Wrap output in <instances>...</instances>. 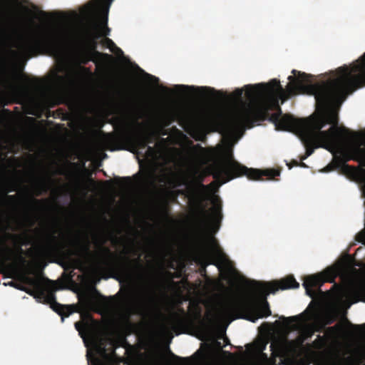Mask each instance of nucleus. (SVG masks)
Returning <instances> with one entry per match:
<instances>
[{"label":"nucleus","mask_w":365,"mask_h":365,"mask_svg":"<svg viewBox=\"0 0 365 365\" xmlns=\"http://www.w3.org/2000/svg\"><path fill=\"white\" fill-rule=\"evenodd\" d=\"M211 203L212 208L211 209L210 222L216 232L219 230L222 219V201L218 195H214L211 197Z\"/></svg>","instance_id":"obj_11"},{"label":"nucleus","mask_w":365,"mask_h":365,"mask_svg":"<svg viewBox=\"0 0 365 365\" xmlns=\"http://www.w3.org/2000/svg\"><path fill=\"white\" fill-rule=\"evenodd\" d=\"M26 281L28 284L32 287V289L24 287L21 289L34 297L38 302L43 303L46 296V289L43 287L41 282L31 277H27Z\"/></svg>","instance_id":"obj_10"},{"label":"nucleus","mask_w":365,"mask_h":365,"mask_svg":"<svg viewBox=\"0 0 365 365\" xmlns=\"http://www.w3.org/2000/svg\"><path fill=\"white\" fill-rule=\"evenodd\" d=\"M19 4V0H0V12L9 13Z\"/></svg>","instance_id":"obj_16"},{"label":"nucleus","mask_w":365,"mask_h":365,"mask_svg":"<svg viewBox=\"0 0 365 365\" xmlns=\"http://www.w3.org/2000/svg\"><path fill=\"white\" fill-rule=\"evenodd\" d=\"M192 137L196 140L205 141L206 140V133L203 130L196 128L195 134L192 135Z\"/></svg>","instance_id":"obj_23"},{"label":"nucleus","mask_w":365,"mask_h":365,"mask_svg":"<svg viewBox=\"0 0 365 365\" xmlns=\"http://www.w3.org/2000/svg\"><path fill=\"white\" fill-rule=\"evenodd\" d=\"M147 153H148V155H151L153 153H154V149L153 148L150 147V146H148L147 145Z\"/></svg>","instance_id":"obj_33"},{"label":"nucleus","mask_w":365,"mask_h":365,"mask_svg":"<svg viewBox=\"0 0 365 365\" xmlns=\"http://www.w3.org/2000/svg\"><path fill=\"white\" fill-rule=\"evenodd\" d=\"M298 165H299V163L297 161L294 160V163H293V165L297 166Z\"/></svg>","instance_id":"obj_38"},{"label":"nucleus","mask_w":365,"mask_h":365,"mask_svg":"<svg viewBox=\"0 0 365 365\" xmlns=\"http://www.w3.org/2000/svg\"><path fill=\"white\" fill-rule=\"evenodd\" d=\"M362 327H363V326H361V325H357V326H356V328L357 329H362Z\"/></svg>","instance_id":"obj_37"},{"label":"nucleus","mask_w":365,"mask_h":365,"mask_svg":"<svg viewBox=\"0 0 365 365\" xmlns=\"http://www.w3.org/2000/svg\"><path fill=\"white\" fill-rule=\"evenodd\" d=\"M283 319L292 322H295L298 319V317L294 316V317H287V318L283 317Z\"/></svg>","instance_id":"obj_31"},{"label":"nucleus","mask_w":365,"mask_h":365,"mask_svg":"<svg viewBox=\"0 0 365 365\" xmlns=\"http://www.w3.org/2000/svg\"><path fill=\"white\" fill-rule=\"evenodd\" d=\"M83 44H84L85 47L86 48H88V49H89L90 51H96L97 53V54H99V52H97L96 49V50H92L89 47H88V46L86 45V36H85V35H84V38H83Z\"/></svg>","instance_id":"obj_32"},{"label":"nucleus","mask_w":365,"mask_h":365,"mask_svg":"<svg viewBox=\"0 0 365 365\" xmlns=\"http://www.w3.org/2000/svg\"><path fill=\"white\" fill-rule=\"evenodd\" d=\"M250 284L255 289L248 297L231 302L220 310L221 316H235L255 322L258 319L267 317L272 312L267 301V296L274 294L279 289H296L299 284L292 275L287 276L279 281L268 283L252 281Z\"/></svg>","instance_id":"obj_4"},{"label":"nucleus","mask_w":365,"mask_h":365,"mask_svg":"<svg viewBox=\"0 0 365 365\" xmlns=\"http://www.w3.org/2000/svg\"><path fill=\"white\" fill-rule=\"evenodd\" d=\"M182 314H175L173 317V322L175 325L182 326L185 324L187 321V316L185 311L181 309Z\"/></svg>","instance_id":"obj_17"},{"label":"nucleus","mask_w":365,"mask_h":365,"mask_svg":"<svg viewBox=\"0 0 365 365\" xmlns=\"http://www.w3.org/2000/svg\"><path fill=\"white\" fill-rule=\"evenodd\" d=\"M65 165L68 170L76 175H80L82 172L86 170L84 162H71L66 160Z\"/></svg>","instance_id":"obj_15"},{"label":"nucleus","mask_w":365,"mask_h":365,"mask_svg":"<svg viewBox=\"0 0 365 365\" xmlns=\"http://www.w3.org/2000/svg\"><path fill=\"white\" fill-rule=\"evenodd\" d=\"M56 296L53 291H48L46 289V296L44 299V304H49L50 307L53 302H56Z\"/></svg>","instance_id":"obj_20"},{"label":"nucleus","mask_w":365,"mask_h":365,"mask_svg":"<svg viewBox=\"0 0 365 365\" xmlns=\"http://www.w3.org/2000/svg\"><path fill=\"white\" fill-rule=\"evenodd\" d=\"M356 182H364L365 183V180H358Z\"/></svg>","instance_id":"obj_44"},{"label":"nucleus","mask_w":365,"mask_h":365,"mask_svg":"<svg viewBox=\"0 0 365 365\" xmlns=\"http://www.w3.org/2000/svg\"><path fill=\"white\" fill-rule=\"evenodd\" d=\"M150 142L149 135L136 133L128 124H123L122 130L118 135L108 133L103 139L105 145L110 150L122 149L123 143H134L139 148L145 149Z\"/></svg>","instance_id":"obj_6"},{"label":"nucleus","mask_w":365,"mask_h":365,"mask_svg":"<svg viewBox=\"0 0 365 365\" xmlns=\"http://www.w3.org/2000/svg\"><path fill=\"white\" fill-rule=\"evenodd\" d=\"M36 202H38V203H39V202H41L40 200H36Z\"/></svg>","instance_id":"obj_45"},{"label":"nucleus","mask_w":365,"mask_h":365,"mask_svg":"<svg viewBox=\"0 0 365 365\" xmlns=\"http://www.w3.org/2000/svg\"><path fill=\"white\" fill-rule=\"evenodd\" d=\"M101 9V16L98 23H93L91 26L86 30V45L92 50L97 48V40L101 36H107L110 34V29L108 26V16L109 7L113 0H97Z\"/></svg>","instance_id":"obj_7"},{"label":"nucleus","mask_w":365,"mask_h":365,"mask_svg":"<svg viewBox=\"0 0 365 365\" xmlns=\"http://www.w3.org/2000/svg\"><path fill=\"white\" fill-rule=\"evenodd\" d=\"M1 248L2 251H4L6 253H11L12 252L11 249L9 247L5 242H4Z\"/></svg>","instance_id":"obj_28"},{"label":"nucleus","mask_w":365,"mask_h":365,"mask_svg":"<svg viewBox=\"0 0 365 365\" xmlns=\"http://www.w3.org/2000/svg\"><path fill=\"white\" fill-rule=\"evenodd\" d=\"M211 185H213V186H217V187H220L221 186L222 184L221 183H219V184H210Z\"/></svg>","instance_id":"obj_36"},{"label":"nucleus","mask_w":365,"mask_h":365,"mask_svg":"<svg viewBox=\"0 0 365 365\" xmlns=\"http://www.w3.org/2000/svg\"><path fill=\"white\" fill-rule=\"evenodd\" d=\"M215 94V93L212 95L213 96V98H215V96H214Z\"/></svg>","instance_id":"obj_48"},{"label":"nucleus","mask_w":365,"mask_h":365,"mask_svg":"<svg viewBox=\"0 0 365 365\" xmlns=\"http://www.w3.org/2000/svg\"><path fill=\"white\" fill-rule=\"evenodd\" d=\"M244 90L242 88H237L231 93V98L235 101L242 103V95Z\"/></svg>","instance_id":"obj_21"},{"label":"nucleus","mask_w":365,"mask_h":365,"mask_svg":"<svg viewBox=\"0 0 365 365\" xmlns=\"http://www.w3.org/2000/svg\"><path fill=\"white\" fill-rule=\"evenodd\" d=\"M0 83L4 86L10 84L8 73L6 68L2 66H0Z\"/></svg>","instance_id":"obj_19"},{"label":"nucleus","mask_w":365,"mask_h":365,"mask_svg":"<svg viewBox=\"0 0 365 365\" xmlns=\"http://www.w3.org/2000/svg\"><path fill=\"white\" fill-rule=\"evenodd\" d=\"M362 195L365 197V184H358Z\"/></svg>","instance_id":"obj_30"},{"label":"nucleus","mask_w":365,"mask_h":365,"mask_svg":"<svg viewBox=\"0 0 365 365\" xmlns=\"http://www.w3.org/2000/svg\"><path fill=\"white\" fill-rule=\"evenodd\" d=\"M215 255L217 258V260L220 262H223L227 260V257L225 253L222 252V250H217L215 252Z\"/></svg>","instance_id":"obj_24"},{"label":"nucleus","mask_w":365,"mask_h":365,"mask_svg":"<svg viewBox=\"0 0 365 365\" xmlns=\"http://www.w3.org/2000/svg\"><path fill=\"white\" fill-rule=\"evenodd\" d=\"M135 125L137 126V127H139L140 125V124L137 122V121H135Z\"/></svg>","instance_id":"obj_39"},{"label":"nucleus","mask_w":365,"mask_h":365,"mask_svg":"<svg viewBox=\"0 0 365 365\" xmlns=\"http://www.w3.org/2000/svg\"><path fill=\"white\" fill-rule=\"evenodd\" d=\"M50 307L61 316L62 322H63L65 317H68L76 312L75 305H63L57 302H53Z\"/></svg>","instance_id":"obj_13"},{"label":"nucleus","mask_w":365,"mask_h":365,"mask_svg":"<svg viewBox=\"0 0 365 365\" xmlns=\"http://www.w3.org/2000/svg\"><path fill=\"white\" fill-rule=\"evenodd\" d=\"M292 73L295 76L288 77L289 83L286 90L276 78L266 84L245 86L246 97L255 102L243 103L229 120L222 112L215 109L206 111L198 122L188 120L196 126L200 124L204 130L212 132H230L242 126L252 128L255 123L268 120L277 130H295L299 133L306 150L302 158L304 160L318 147L317 143L333 145L349 130L338 127V117L333 111L317 119L296 118L289 114L283 115L279 100L281 99L283 103L292 96L307 94L314 96L317 105L322 109L341 103L348 94L365 86V53L350 67H339L336 70L339 76L327 81L312 83V75L296 70H292Z\"/></svg>","instance_id":"obj_1"},{"label":"nucleus","mask_w":365,"mask_h":365,"mask_svg":"<svg viewBox=\"0 0 365 365\" xmlns=\"http://www.w3.org/2000/svg\"><path fill=\"white\" fill-rule=\"evenodd\" d=\"M355 140L356 142L351 143L348 148L350 159L365 164V148L361 147V143L358 142L359 139Z\"/></svg>","instance_id":"obj_12"},{"label":"nucleus","mask_w":365,"mask_h":365,"mask_svg":"<svg viewBox=\"0 0 365 365\" xmlns=\"http://www.w3.org/2000/svg\"><path fill=\"white\" fill-rule=\"evenodd\" d=\"M192 200L196 207H197L204 215H206L207 211L205 210V206L203 205L204 198L202 197V196L200 194H195L192 196Z\"/></svg>","instance_id":"obj_18"},{"label":"nucleus","mask_w":365,"mask_h":365,"mask_svg":"<svg viewBox=\"0 0 365 365\" xmlns=\"http://www.w3.org/2000/svg\"><path fill=\"white\" fill-rule=\"evenodd\" d=\"M267 343H263L259 348V352L256 355L255 361L257 365H281L284 359V348L283 345L277 341H273L270 344L271 357L264 353Z\"/></svg>","instance_id":"obj_8"},{"label":"nucleus","mask_w":365,"mask_h":365,"mask_svg":"<svg viewBox=\"0 0 365 365\" xmlns=\"http://www.w3.org/2000/svg\"><path fill=\"white\" fill-rule=\"evenodd\" d=\"M56 230L47 232L41 240L40 248L44 255L58 257L76 267L89 264L100 273L129 272L134 267H143L140 257L131 259L128 255V251L123 252V262L115 260L114 253L106 246V240L104 237L95 238L94 245L97 248L96 252L91 250L88 237L81 240L79 238L76 239L70 244L71 247L66 250V247L56 237Z\"/></svg>","instance_id":"obj_2"},{"label":"nucleus","mask_w":365,"mask_h":365,"mask_svg":"<svg viewBox=\"0 0 365 365\" xmlns=\"http://www.w3.org/2000/svg\"><path fill=\"white\" fill-rule=\"evenodd\" d=\"M200 91V94L203 97H208L210 95H213L216 91L210 87H200L198 88Z\"/></svg>","instance_id":"obj_22"},{"label":"nucleus","mask_w":365,"mask_h":365,"mask_svg":"<svg viewBox=\"0 0 365 365\" xmlns=\"http://www.w3.org/2000/svg\"><path fill=\"white\" fill-rule=\"evenodd\" d=\"M56 77H57L59 80H62V79H63V77H62V76H61L56 75Z\"/></svg>","instance_id":"obj_41"},{"label":"nucleus","mask_w":365,"mask_h":365,"mask_svg":"<svg viewBox=\"0 0 365 365\" xmlns=\"http://www.w3.org/2000/svg\"><path fill=\"white\" fill-rule=\"evenodd\" d=\"M86 326V324H83L81 322H77L75 323V328L77 331H79V333H81V331L83 328H84Z\"/></svg>","instance_id":"obj_27"},{"label":"nucleus","mask_w":365,"mask_h":365,"mask_svg":"<svg viewBox=\"0 0 365 365\" xmlns=\"http://www.w3.org/2000/svg\"><path fill=\"white\" fill-rule=\"evenodd\" d=\"M176 89L178 90H182V89H189L191 87H189L187 86H183V85H180V86H176Z\"/></svg>","instance_id":"obj_34"},{"label":"nucleus","mask_w":365,"mask_h":365,"mask_svg":"<svg viewBox=\"0 0 365 365\" xmlns=\"http://www.w3.org/2000/svg\"><path fill=\"white\" fill-rule=\"evenodd\" d=\"M125 222H126V223L128 225L129 228H130V230H133L135 234H138V233H139V232H138V230L137 229L133 228V227L130 225V221H129V218H128V217H126V218H125Z\"/></svg>","instance_id":"obj_29"},{"label":"nucleus","mask_w":365,"mask_h":365,"mask_svg":"<svg viewBox=\"0 0 365 365\" xmlns=\"http://www.w3.org/2000/svg\"><path fill=\"white\" fill-rule=\"evenodd\" d=\"M103 44L108 47V48H111L112 47H115V44L114 43V42L108 38H105L103 41Z\"/></svg>","instance_id":"obj_25"},{"label":"nucleus","mask_w":365,"mask_h":365,"mask_svg":"<svg viewBox=\"0 0 365 365\" xmlns=\"http://www.w3.org/2000/svg\"><path fill=\"white\" fill-rule=\"evenodd\" d=\"M201 324H202V326L203 327H207V324L204 322H202Z\"/></svg>","instance_id":"obj_40"},{"label":"nucleus","mask_w":365,"mask_h":365,"mask_svg":"<svg viewBox=\"0 0 365 365\" xmlns=\"http://www.w3.org/2000/svg\"><path fill=\"white\" fill-rule=\"evenodd\" d=\"M69 44L70 39L66 33L51 30L26 39L20 49L26 54L43 49L52 55L61 56L66 53Z\"/></svg>","instance_id":"obj_5"},{"label":"nucleus","mask_w":365,"mask_h":365,"mask_svg":"<svg viewBox=\"0 0 365 365\" xmlns=\"http://www.w3.org/2000/svg\"><path fill=\"white\" fill-rule=\"evenodd\" d=\"M166 272L167 274H171V273H170V272Z\"/></svg>","instance_id":"obj_47"},{"label":"nucleus","mask_w":365,"mask_h":365,"mask_svg":"<svg viewBox=\"0 0 365 365\" xmlns=\"http://www.w3.org/2000/svg\"><path fill=\"white\" fill-rule=\"evenodd\" d=\"M172 356L174 359H177V360H186L187 359L186 358H182V357H180V356H178L173 354H172Z\"/></svg>","instance_id":"obj_35"},{"label":"nucleus","mask_w":365,"mask_h":365,"mask_svg":"<svg viewBox=\"0 0 365 365\" xmlns=\"http://www.w3.org/2000/svg\"><path fill=\"white\" fill-rule=\"evenodd\" d=\"M6 237L13 241L16 252L20 254H21L23 252L22 246L29 245L30 243V241L28 240V237L26 235L23 236L21 235L6 232Z\"/></svg>","instance_id":"obj_14"},{"label":"nucleus","mask_w":365,"mask_h":365,"mask_svg":"<svg viewBox=\"0 0 365 365\" xmlns=\"http://www.w3.org/2000/svg\"><path fill=\"white\" fill-rule=\"evenodd\" d=\"M187 173L192 180H146L143 179H132L130 177H115L113 182H202L204 178L212 175L214 180L211 182H228L241 176H246L250 180H277L276 177L281 174V168H272L265 169L248 168L239 163L230 153L222 161L210 163L205 150L200 144L191 148L190 155L185 160Z\"/></svg>","instance_id":"obj_3"},{"label":"nucleus","mask_w":365,"mask_h":365,"mask_svg":"<svg viewBox=\"0 0 365 365\" xmlns=\"http://www.w3.org/2000/svg\"><path fill=\"white\" fill-rule=\"evenodd\" d=\"M337 274V272L335 269H328L326 271V275L324 276L321 274L309 275L305 277L303 286L305 288L307 294L313 297L314 294V292L313 288L314 287H320L325 282H332L336 276Z\"/></svg>","instance_id":"obj_9"},{"label":"nucleus","mask_w":365,"mask_h":365,"mask_svg":"<svg viewBox=\"0 0 365 365\" xmlns=\"http://www.w3.org/2000/svg\"><path fill=\"white\" fill-rule=\"evenodd\" d=\"M212 264H215V265H217V263H215V262H212Z\"/></svg>","instance_id":"obj_46"},{"label":"nucleus","mask_w":365,"mask_h":365,"mask_svg":"<svg viewBox=\"0 0 365 365\" xmlns=\"http://www.w3.org/2000/svg\"><path fill=\"white\" fill-rule=\"evenodd\" d=\"M7 197L9 199H13L14 197V195H8Z\"/></svg>","instance_id":"obj_42"},{"label":"nucleus","mask_w":365,"mask_h":365,"mask_svg":"<svg viewBox=\"0 0 365 365\" xmlns=\"http://www.w3.org/2000/svg\"><path fill=\"white\" fill-rule=\"evenodd\" d=\"M94 361H95V362H96V364H98V363H99L98 359H96V358L94 359Z\"/></svg>","instance_id":"obj_43"},{"label":"nucleus","mask_w":365,"mask_h":365,"mask_svg":"<svg viewBox=\"0 0 365 365\" xmlns=\"http://www.w3.org/2000/svg\"><path fill=\"white\" fill-rule=\"evenodd\" d=\"M148 302L152 305H156V299L155 294L152 292L147 297Z\"/></svg>","instance_id":"obj_26"}]
</instances>
